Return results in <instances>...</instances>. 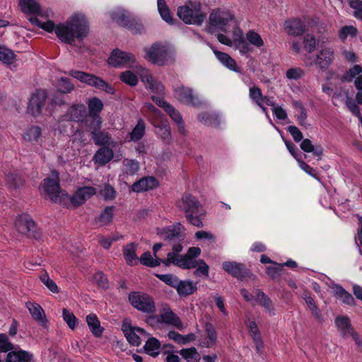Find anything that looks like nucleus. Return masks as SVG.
I'll use <instances>...</instances> for the list:
<instances>
[{
	"label": "nucleus",
	"instance_id": "obj_45",
	"mask_svg": "<svg viewBox=\"0 0 362 362\" xmlns=\"http://www.w3.org/2000/svg\"><path fill=\"white\" fill-rule=\"evenodd\" d=\"M136 248V245L134 243L127 244L124 248V257L129 265H134L138 263Z\"/></svg>",
	"mask_w": 362,
	"mask_h": 362
},
{
	"label": "nucleus",
	"instance_id": "obj_56",
	"mask_svg": "<svg viewBox=\"0 0 362 362\" xmlns=\"http://www.w3.org/2000/svg\"><path fill=\"white\" fill-rule=\"evenodd\" d=\"M123 171L129 175H133L139 170V163L134 159H124L123 162Z\"/></svg>",
	"mask_w": 362,
	"mask_h": 362
},
{
	"label": "nucleus",
	"instance_id": "obj_29",
	"mask_svg": "<svg viewBox=\"0 0 362 362\" xmlns=\"http://www.w3.org/2000/svg\"><path fill=\"white\" fill-rule=\"evenodd\" d=\"M332 288L333 289L334 296L337 298L341 300L343 303L351 306H355L356 305L353 296L346 291L341 286L334 284Z\"/></svg>",
	"mask_w": 362,
	"mask_h": 362
},
{
	"label": "nucleus",
	"instance_id": "obj_20",
	"mask_svg": "<svg viewBox=\"0 0 362 362\" xmlns=\"http://www.w3.org/2000/svg\"><path fill=\"white\" fill-rule=\"evenodd\" d=\"M46 97L45 90H37L33 93L28 105V112L33 116L38 115L45 105Z\"/></svg>",
	"mask_w": 362,
	"mask_h": 362
},
{
	"label": "nucleus",
	"instance_id": "obj_15",
	"mask_svg": "<svg viewBox=\"0 0 362 362\" xmlns=\"http://www.w3.org/2000/svg\"><path fill=\"white\" fill-rule=\"evenodd\" d=\"M16 230L23 235L37 238L35 235L36 225L31 216L28 214H22L16 219Z\"/></svg>",
	"mask_w": 362,
	"mask_h": 362
},
{
	"label": "nucleus",
	"instance_id": "obj_60",
	"mask_svg": "<svg viewBox=\"0 0 362 362\" xmlns=\"http://www.w3.org/2000/svg\"><path fill=\"white\" fill-rule=\"evenodd\" d=\"M358 30L353 25H345L339 31V37L344 41L348 37H354L357 35Z\"/></svg>",
	"mask_w": 362,
	"mask_h": 362
},
{
	"label": "nucleus",
	"instance_id": "obj_19",
	"mask_svg": "<svg viewBox=\"0 0 362 362\" xmlns=\"http://www.w3.org/2000/svg\"><path fill=\"white\" fill-rule=\"evenodd\" d=\"M334 59V51L331 48L326 47L320 51L313 61L310 62L306 61L305 63L310 65L315 64L321 69H326L333 62Z\"/></svg>",
	"mask_w": 362,
	"mask_h": 362
},
{
	"label": "nucleus",
	"instance_id": "obj_61",
	"mask_svg": "<svg viewBox=\"0 0 362 362\" xmlns=\"http://www.w3.org/2000/svg\"><path fill=\"white\" fill-rule=\"evenodd\" d=\"M14 59L15 54L12 50L0 46V61L4 64H10L13 63Z\"/></svg>",
	"mask_w": 362,
	"mask_h": 362
},
{
	"label": "nucleus",
	"instance_id": "obj_49",
	"mask_svg": "<svg viewBox=\"0 0 362 362\" xmlns=\"http://www.w3.org/2000/svg\"><path fill=\"white\" fill-rule=\"evenodd\" d=\"M56 86L58 91L64 94L70 93L74 90V85L69 78H59L57 81Z\"/></svg>",
	"mask_w": 362,
	"mask_h": 362
},
{
	"label": "nucleus",
	"instance_id": "obj_31",
	"mask_svg": "<svg viewBox=\"0 0 362 362\" xmlns=\"http://www.w3.org/2000/svg\"><path fill=\"white\" fill-rule=\"evenodd\" d=\"M4 182L9 189H14L22 187L25 180L16 171H9L5 173Z\"/></svg>",
	"mask_w": 362,
	"mask_h": 362
},
{
	"label": "nucleus",
	"instance_id": "obj_25",
	"mask_svg": "<svg viewBox=\"0 0 362 362\" xmlns=\"http://www.w3.org/2000/svg\"><path fill=\"white\" fill-rule=\"evenodd\" d=\"M25 306L29 310L33 320H35L41 326L46 327L47 320L42 308L38 303L33 302H27L25 303Z\"/></svg>",
	"mask_w": 362,
	"mask_h": 362
},
{
	"label": "nucleus",
	"instance_id": "obj_53",
	"mask_svg": "<svg viewBox=\"0 0 362 362\" xmlns=\"http://www.w3.org/2000/svg\"><path fill=\"white\" fill-rule=\"evenodd\" d=\"M256 300L268 312L270 315H274L272 301L264 293L260 291H257Z\"/></svg>",
	"mask_w": 362,
	"mask_h": 362
},
{
	"label": "nucleus",
	"instance_id": "obj_23",
	"mask_svg": "<svg viewBox=\"0 0 362 362\" xmlns=\"http://www.w3.org/2000/svg\"><path fill=\"white\" fill-rule=\"evenodd\" d=\"M139 69L140 71L139 74L141 80L145 84L146 88L158 93L163 92V86L162 84L156 81L148 70L142 67H139Z\"/></svg>",
	"mask_w": 362,
	"mask_h": 362
},
{
	"label": "nucleus",
	"instance_id": "obj_37",
	"mask_svg": "<svg viewBox=\"0 0 362 362\" xmlns=\"http://www.w3.org/2000/svg\"><path fill=\"white\" fill-rule=\"evenodd\" d=\"M113 158V151L110 148H100L94 155L93 160L95 163L104 165Z\"/></svg>",
	"mask_w": 362,
	"mask_h": 362
},
{
	"label": "nucleus",
	"instance_id": "obj_50",
	"mask_svg": "<svg viewBox=\"0 0 362 362\" xmlns=\"http://www.w3.org/2000/svg\"><path fill=\"white\" fill-rule=\"evenodd\" d=\"M154 126L157 128V134L166 142H169L171 139V132L170 126L167 122L160 121V124L154 122Z\"/></svg>",
	"mask_w": 362,
	"mask_h": 362
},
{
	"label": "nucleus",
	"instance_id": "obj_9",
	"mask_svg": "<svg viewBox=\"0 0 362 362\" xmlns=\"http://www.w3.org/2000/svg\"><path fill=\"white\" fill-rule=\"evenodd\" d=\"M148 322L151 325L164 323L173 325L179 329L183 328L181 320L173 312L168 305H164L159 315L150 316L148 318Z\"/></svg>",
	"mask_w": 362,
	"mask_h": 362
},
{
	"label": "nucleus",
	"instance_id": "obj_54",
	"mask_svg": "<svg viewBox=\"0 0 362 362\" xmlns=\"http://www.w3.org/2000/svg\"><path fill=\"white\" fill-rule=\"evenodd\" d=\"M42 134L40 127L37 126H32L28 128L24 133L23 138L29 142H37Z\"/></svg>",
	"mask_w": 362,
	"mask_h": 362
},
{
	"label": "nucleus",
	"instance_id": "obj_41",
	"mask_svg": "<svg viewBox=\"0 0 362 362\" xmlns=\"http://www.w3.org/2000/svg\"><path fill=\"white\" fill-rule=\"evenodd\" d=\"M19 5L23 13L38 14L40 12V6L36 0H19Z\"/></svg>",
	"mask_w": 362,
	"mask_h": 362
},
{
	"label": "nucleus",
	"instance_id": "obj_48",
	"mask_svg": "<svg viewBox=\"0 0 362 362\" xmlns=\"http://www.w3.org/2000/svg\"><path fill=\"white\" fill-rule=\"evenodd\" d=\"M160 344L159 341L154 338H149L144 346L145 351L151 356H157L160 353Z\"/></svg>",
	"mask_w": 362,
	"mask_h": 362
},
{
	"label": "nucleus",
	"instance_id": "obj_46",
	"mask_svg": "<svg viewBox=\"0 0 362 362\" xmlns=\"http://www.w3.org/2000/svg\"><path fill=\"white\" fill-rule=\"evenodd\" d=\"M166 112L177 125L180 133L185 134V123L183 122L182 117L180 115V113L177 110H175L173 106H168Z\"/></svg>",
	"mask_w": 362,
	"mask_h": 362
},
{
	"label": "nucleus",
	"instance_id": "obj_28",
	"mask_svg": "<svg viewBox=\"0 0 362 362\" xmlns=\"http://www.w3.org/2000/svg\"><path fill=\"white\" fill-rule=\"evenodd\" d=\"M206 337H203L201 345L205 348L213 347L217 341V332L215 327L209 322L204 325Z\"/></svg>",
	"mask_w": 362,
	"mask_h": 362
},
{
	"label": "nucleus",
	"instance_id": "obj_24",
	"mask_svg": "<svg viewBox=\"0 0 362 362\" xmlns=\"http://www.w3.org/2000/svg\"><path fill=\"white\" fill-rule=\"evenodd\" d=\"M344 79L348 82L354 80V86L358 90H362V66L356 64L345 72Z\"/></svg>",
	"mask_w": 362,
	"mask_h": 362
},
{
	"label": "nucleus",
	"instance_id": "obj_18",
	"mask_svg": "<svg viewBox=\"0 0 362 362\" xmlns=\"http://www.w3.org/2000/svg\"><path fill=\"white\" fill-rule=\"evenodd\" d=\"M97 192V189L93 187H83L78 188L73 196H69L66 199V204L70 202L73 206H78L83 204Z\"/></svg>",
	"mask_w": 362,
	"mask_h": 362
},
{
	"label": "nucleus",
	"instance_id": "obj_52",
	"mask_svg": "<svg viewBox=\"0 0 362 362\" xmlns=\"http://www.w3.org/2000/svg\"><path fill=\"white\" fill-rule=\"evenodd\" d=\"M157 5L161 18L168 23L173 24V19L165 0H157Z\"/></svg>",
	"mask_w": 362,
	"mask_h": 362
},
{
	"label": "nucleus",
	"instance_id": "obj_12",
	"mask_svg": "<svg viewBox=\"0 0 362 362\" xmlns=\"http://www.w3.org/2000/svg\"><path fill=\"white\" fill-rule=\"evenodd\" d=\"M175 98L180 103L192 105L199 106L202 104L198 95H195L191 88L180 86L174 90Z\"/></svg>",
	"mask_w": 362,
	"mask_h": 362
},
{
	"label": "nucleus",
	"instance_id": "obj_62",
	"mask_svg": "<svg viewBox=\"0 0 362 362\" xmlns=\"http://www.w3.org/2000/svg\"><path fill=\"white\" fill-rule=\"evenodd\" d=\"M40 279L51 292L54 293H58L59 292L57 285L49 278L47 273L41 275Z\"/></svg>",
	"mask_w": 362,
	"mask_h": 362
},
{
	"label": "nucleus",
	"instance_id": "obj_2",
	"mask_svg": "<svg viewBox=\"0 0 362 362\" xmlns=\"http://www.w3.org/2000/svg\"><path fill=\"white\" fill-rule=\"evenodd\" d=\"M177 206L185 212L187 221L197 227H202L203 223L197 215H204L202 213L200 202L192 195L185 193L181 199L177 202Z\"/></svg>",
	"mask_w": 362,
	"mask_h": 362
},
{
	"label": "nucleus",
	"instance_id": "obj_7",
	"mask_svg": "<svg viewBox=\"0 0 362 362\" xmlns=\"http://www.w3.org/2000/svg\"><path fill=\"white\" fill-rule=\"evenodd\" d=\"M68 74L88 86L109 94L115 93V89L109 83L95 75L74 69L70 70Z\"/></svg>",
	"mask_w": 362,
	"mask_h": 362
},
{
	"label": "nucleus",
	"instance_id": "obj_43",
	"mask_svg": "<svg viewBox=\"0 0 362 362\" xmlns=\"http://www.w3.org/2000/svg\"><path fill=\"white\" fill-rule=\"evenodd\" d=\"M87 105L90 117H100V112L103 108V103L100 99L95 97L90 98Z\"/></svg>",
	"mask_w": 362,
	"mask_h": 362
},
{
	"label": "nucleus",
	"instance_id": "obj_21",
	"mask_svg": "<svg viewBox=\"0 0 362 362\" xmlns=\"http://www.w3.org/2000/svg\"><path fill=\"white\" fill-rule=\"evenodd\" d=\"M86 107L83 104H73L62 116L64 121L82 122L86 117Z\"/></svg>",
	"mask_w": 362,
	"mask_h": 362
},
{
	"label": "nucleus",
	"instance_id": "obj_36",
	"mask_svg": "<svg viewBox=\"0 0 362 362\" xmlns=\"http://www.w3.org/2000/svg\"><path fill=\"white\" fill-rule=\"evenodd\" d=\"M300 148L306 153H313L317 156V160H321L323 155V148L321 145L314 146L309 139H305L301 141Z\"/></svg>",
	"mask_w": 362,
	"mask_h": 362
},
{
	"label": "nucleus",
	"instance_id": "obj_26",
	"mask_svg": "<svg viewBox=\"0 0 362 362\" xmlns=\"http://www.w3.org/2000/svg\"><path fill=\"white\" fill-rule=\"evenodd\" d=\"M284 30L290 35L299 36L305 31V25L300 18H291L285 21Z\"/></svg>",
	"mask_w": 362,
	"mask_h": 362
},
{
	"label": "nucleus",
	"instance_id": "obj_32",
	"mask_svg": "<svg viewBox=\"0 0 362 362\" xmlns=\"http://www.w3.org/2000/svg\"><path fill=\"white\" fill-rule=\"evenodd\" d=\"M223 269L228 274L237 278L243 276L245 272V265L236 262H224L223 263Z\"/></svg>",
	"mask_w": 362,
	"mask_h": 362
},
{
	"label": "nucleus",
	"instance_id": "obj_38",
	"mask_svg": "<svg viewBox=\"0 0 362 362\" xmlns=\"http://www.w3.org/2000/svg\"><path fill=\"white\" fill-rule=\"evenodd\" d=\"M92 138L96 145L98 146H111L115 147L116 143L112 140L110 134L105 131H98L92 135Z\"/></svg>",
	"mask_w": 362,
	"mask_h": 362
},
{
	"label": "nucleus",
	"instance_id": "obj_4",
	"mask_svg": "<svg viewBox=\"0 0 362 362\" xmlns=\"http://www.w3.org/2000/svg\"><path fill=\"white\" fill-rule=\"evenodd\" d=\"M185 228L177 223L166 228H158V235L164 240H168L172 244L173 250L180 252L182 250V243L185 239Z\"/></svg>",
	"mask_w": 362,
	"mask_h": 362
},
{
	"label": "nucleus",
	"instance_id": "obj_55",
	"mask_svg": "<svg viewBox=\"0 0 362 362\" xmlns=\"http://www.w3.org/2000/svg\"><path fill=\"white\" fill-rule=\"evenodd\" d=\"M125 28L135 34H142L145 32V28L141 21L139 18L133 16H132L128 23L126 24Z\"/></svg>",
	"mask_w": 362,
	"mask_h": 362
},
{
	"label": "nucleus",
	"instance_id": "obj_11",
	"mask_svg": "<svg viewBox=\"0 0 362 362\" xmlns=\"http://www.w3.org/2000/svg\"><path fill=\"white\" fill-rule=\"evenodd\" d=\"M335 324L338 330L344 338L351 337L358 347L362 349V339L352 327L348 317H337L335 320Z\"/></svg>",
	"mask_w": 362,
	"mask_h": 362
},
{
	"label": "nucleus",
	"instance_id": "obj_59",
	"mask_svg": "<svg viewBox=\"0 0 362 362\" xmlns=\"http://www.w3.org/2000/svg\"><path fill=\"white\" fill-rule=\"evenodd\" d=\"M99 194L106 201L113 200L115 199L117 192L115 188L109 184H105L100 187Z\"/></svg>",
	"mask_w": 362,
	"mask_h": 362
},
{
	"label": "nucleus",
	"instance_id": "obj_42",
	"mask_svg": "<svg viewBox=\"0 0 362 362\" xmlns=\"http://www.w3.org/2000/svg\"><path fill=\"white\" fill-rule=\"evenodd\" d=\"M176 289L180 296H189L197 291V284L190 281H179Z\"/></svg>",
	"mask_w": 362,
	"mask_h": 362
},
{
	"label": "nucleus",
	"instance_id": "obj_16",
	"mask_svg": "<svg viewBox=\"0 0 362 362\" xmlns=\"http://www.w3.org/2000/svg\"><path fill=\"white\" fill-rule=\"evenodd\" d=\"M243 30L239 27H235L233 30V47L235 49L238 50L240 55L248 58L250 54L252 52L251 47L246 40H245Z\"/></svg>",
	"mask_w": 362,
	"mask_h": 362
},
{
	"label": "nucleus",
	"instance_id": "obj_8",
	"mask_svg": "<svg viewBox=\"0 0 362 362\" xmlns=\"http://www.w3.org/2000/svg\"><path fill=\"white\" fill-rule=\"evenodd\" d=\"M128 299L131 305L140 312L153 314L156 310L154 300L146 293L132 291L129 293Z\"/></svg>",
	"mask_w": 362,
	"mask_h": 362
},
{
	"label": "nucleus",
	"instance_id": "obj_44",
	"mask_svg": "<svg viewBox=\"0 0 362 362\" xmlns=\"http://www.w3.org/2000/svg\"><path fill=\"white\" fill-rule=\"evenodd\" d=\"M303 298L311 312L312 315L317 319L320 320L322 318V314L321 312L317 305L315 300L313 298V297L310 296L309 292H304L303 294Z\"/></svg>",
	"mask_w": 362,
	"mask_h": 362
},
{
	"label": "nucleus",
	"instance_id": "obj_17",
	"mask_svg": "<svg viewBox=\"0 0 362 362\" xmlns=\"http://www.w3.org/2000/svg\"><path fill=\"white\" fill-rule=\"evenodd\" d=\"M122 330L127 341L134 346H139L141 344V337L147 336V333L144 329L132 327L127 322L122 324Z\"/></svg>",
	"mask_w": 362,
	"mask_h": 362
},
{
	"label": "nucleus",
	"instance_id": "obj_6",
	"mask_svg": "<svg viewBox=\"0 0 362 362\" xmlns=\"http://www.w3.org/2000/svg\"><path fill=\"white\" fill-rule=\"evenodd\" d=\"M233 16L226 10L216 9L213 11L209 18V25L206 28L210 33L216 31H228V25L233 21Z\"/></svg>",
	"mask_w": 362,
	"mask_h": 362
},
{
	"label": "nucleus",
	"instance_id": "obj_1",
	"mask_svg": "<svg viewBox=\"0 0 362 362\" xmlns=\"http://www.w3.org/2000/svg\"><path fill=\"white\" fill-rule=\"evenodd\" d=\"M30 23L50 33L55 31L57 37L63 42L70 45H75V40L82 41L89 33V25L84 15L76 13L72 15L64 23L54 25L51 21H40L37 17L29 18Z\"/></svg>",
	"mask_w": 362,
	"mask_h": 362
},
{
	"label": "nucleus",
	"instance_id": "obj_40",
	"mask_svg": "<svg viewBox=\"0 0 362 362\" xmlns=\"http://www.w3.org/2000/svg\"><path fill=\"white\" fill-rule=\"evenodd\" d=\"M110 16L111 18L117 23L119 25L125 27L126 24L128 23L132 16H131L124 9L122 8H117L111 12Z\"/></svg>",
	"mask_w": 362,
	"mask_h": 362
},
{
	"label": "nucleus",
	"instance_id": "obj_63",
	"mask_svg": "<svg viewBox=\"0 0 362 362\" xmlns=\"http://www.w3.org/2000/svg\"><path fill=\"white\" fill-rule=\"evenodd\" d=\"M62 317L64 320L68 325L69 327L71 329H74L77 321L74 314L69 310L64 308L62 310Z\"/></svg>",
	"mask_w": 362,
	"mask_h": 362
},
{
	"label": "nucleus",
	"instance_id": "obj_58",
	"mask_svg": "<svg viewBox=\"0 0 362 362\" xmlns=\"http://www.w3.org/2000/svg\"><path fill=\"white\" fill-rule=\"evenodd\" d=\"M140 262L145 266L154 267L163 263V260L157 257L153 259L150 252H146L141 256Z\"/></svg>",
	"mask_w": 362,
	"mask_h": 362
},
{
	"label": "nucleus",
	"instance_id": "obj_34",
	"mask_svg": "<svg viewBox=\"0 0 362 362\" xmlns=\"http://www.w3.org/2000/svg\"><path fill=\"white\" fill-rule=\"evenodd\" d=\"M214 53L218 60L226 67L231 71L239 72L240 69L236 64L235 61L228 54L218 50L213 49Z\"/></svg>",
	"mask_w": 362,
	"mask_h": 362
},
{
	"label": "nucleus",
	"instance_id": "obj_33",
	"mask_svg": "<svg viewBox=\"0 0 362 362\" xmlns=\"http://www.w3.org/2000/svg\"><path fill=\"white\" fill-rule=\"evenodd\" d=\"M86 321L90 332L95 337H100L102 336L104 328L101 327L98 317L95 314L90 313L88 315L86 316Z\"/></svg>",
	"mask_w": 362,
	"mask_h": 362
},
{
	"label": "nucleus",
	"instance_id": "obj_27",
	"mask_svg": "<svg viewBox=\"0 0 362 362\" xmlns=\"http://www.w3.org/2000/svg\"><path fill=\"white\" fill-rule=\"evenodd\" d=\"M33 358V355L30 352L19 349V347H15L8 353L6 362H30Z\"/></svg>",
	"mask_w": 362,
	"mask_h": 362
},
{
	"label": "nucleus",
	"instance_id": "obj_51",
	"mask_svg": "<svg viewBox=\"0 0 362 362\" xmlns=\"http://www.w3.org/2000/svg\"><path fill=\"white\" fill-rule=\"evenodd\" d=\"M182 357L187 362H199L200 361V355L194 347L182 349L179 351Z\"/></svg>",
	"mask_w": 362,
	"mask_h": 362
},
{
	"label": "nucleus",
	"instance_id": "obj_30",
	"mask_svg": "<svg viewBox=\"0 0 362 362\" xmlns=\"http://www.w3.org/2000/svg\"><path fill=\"white\" fill-rule=\"evenodd\" d=\"M158 185L156 180L153 177H144L134 182L132 186V190L136 192L147 191L155 188Z\"/></svg>",
	"mask_w": 362,
	"mask_h": 362
},
{
	"label": "nucleus",
	"instance_id": "obj_47",
	"mask_svg": "<svg viewBox=\"0 0 362 362\" xmlns=\"http://www.w3.org/2000/svg\"><path fill=\"white\" fill-rule=\"evenodd\" d=\"M146 130L145 122L142 119H139L132 131L129 133L131 141H139L144 135Z\"/></svg>",
	"mask_w": 362,
	"mask_h": 362
},
{
	"label": "nucleus",
	"instance_id": "obj_10",
	"mask_svg": "<svg viewBox=\"0 0 362 362\" xmlns=\"http://www.w3.org/2000/svg\"><path fill=\"white\" fill-rule=\"evenodd\" d=\"M144 51L146 59L153 64L161 66L168 60V49L163 44L155 42L150 47L145 48Z\"/></svg>",
	"mask_w": 362,
	"mask_h": 362
},
{
	"label": "nucleus",
	"instance_id": "obj_57",
	"mask_svg": "<svg viewBox=\"0 0 362 362\" xmlns=\"http://www.w3.org/2000/svg\"><path fill=\"white\" fill-rule=\"evenodd\" d=\"M199 120L204 125L215 127L218 125V117L215 114L202 112L198 116Z\"/></svg>",
	"mask_w": 362,
	"mask_h": 362
},
{
	"label": "nucleus",
	"instance_id": "obj_39",
	"mask_svg": "<svg viewBox=\"0 0 362 362\" xmlns=\"http://www.w3.org/2000/svg\"><path fill=\"white\" fill-rule=\"evenodd\" d=\"M115 206H106L95 218V223L99 226H104L110 224L113 218Z\"/></svg>",
	"mask_w": 362,
	"mask_h": 362
},
{
	"label": "nucleus",
	"instance_id": "obj_13",
	"mask_svg": "<svg viewBox=\"0 0 362 362\" xmlns=\"http://www.w3.org/2000/svg\"><path fill=\"white\" fill-rule=\"evenodd\" d=\"M179 252L173 251L167 255V259H163V264L169 266L170 264L178 266L182 269L196 268L197 266V259L189 257L187 254L180 255Z\"/></svg>",
	"mask_w": 362,
	"mask_h": 362
},
{
	"label": "nucleus",
	"instance_id": "obj_5",
	"mask_svg": "<svg viewBox=\"0 0 362 362\" xmlns=\"http://www.w3.org/2000/svg\"><path fill=\"white\" fill-rule=\"evenodd\" d=\"M177 16L186 24L200 25L206 19V14L201 10V4L197 1H189L180 6Z\"/></svg>",
	"mask_w": 362,
	"mask_h": 362
},
{
	"label": "nucleus",
	"instance_id": "obj_35",
	"mask_svg": "<svg viewBox=\"0 0 362 362\" xmlns=\"http://www.w3.org/2000/svg\"><path fill=\"white\" fill-rule=\"evenodd\" d=\"M245 40L247 44L252 47L262 49L264 46V41L262 36L255 30H250L245 34Z\"/></svg>",
	"mask_w": 362,
	"mask_h": 362
},
{
	"label": "nucleus",
	"instance_id": "obj_3",
	"mask_svg": "<svg viewBox=\"0 0 362 362\" xmlns=\"http://www.w3.org/2000/svg\"><path fill=\"white\" fill-rule=\"evenodd\" d=\"M51 175L52 177L45 179L41 183L42 189L52 202L66 204V199L69 198V194L60 189L58 173L53 170Z\"/></svg>",
	"mask_w": 362,
	"mask_h": 362
},
{
	"label": "nucleus",
	"instance_id": "obj_64",
	"mask_svg": "<svg viewBox=\"0 0 362 362\" xmlns=\"http://www.w3.org/2000/svg\"><path fill=\"white\" fill-rule=\"evenodd\" d=\"M349 4L354 9V16L359 20H362V0H348Z\"/></svg>",
	"mask_w": 362,
	"mask_h": 362
},
{
	"label": "nucleus",
	"instance_id": "obj_22",
	"mask_svg": "<svg viewBox=\"0 0 362 362\" xmlns=\"http://www.w3.org/2000/svg\"><path fill=\"white\" fill-rule=\"evenodd\" d=\"M245 325L255 345L256 351L259 354H262L264 350V342L257 323L253 320L247 319L245 321Z\"/></svg>",
	"mask_w": 362,
	"mask_h": 362
},
{
	"label": "nucleus",
	"instance_id": "obj_14",
	"mask_svg": "<svg viewBox=\"0 0 362 362\" xmlns=\"http://www.w3.org/2000/svg\"><path fill=\"white\" fill-rule=\"evenodd\" d=\"M135 62V57L119 49H114L109 59L108 64L114 67H129Z\"/></svg>",
	"mask_w": 362,
	"mask_h": 362
}]
</instances>
